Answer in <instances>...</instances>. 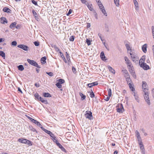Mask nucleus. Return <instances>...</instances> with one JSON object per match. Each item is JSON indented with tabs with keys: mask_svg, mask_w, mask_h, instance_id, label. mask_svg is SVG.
I'll use <instances>...</instances> for the list:
<instances>
[{
	"mask_svg": "<svg viewBox=\"0 0 154 154\" xmlns=\"http://www.w3.org/2000/svg\"><path fill=\"white\" fill-rule=\"evenodd\" d=\"M41 128L45 132L50 135V137H51L52 138L51 139L54 142H55V140H57L56 137L54 136V135L51 132L46 130L43 127H41Z\"/></svg>",
	"mask_w": 154,
	"mask_h": 154,
	"instance_id": "obj_1",
	"label": "nucleus"
},
{
	"mask_svg": "<svg viewBox=\"0 0 154 154\" xmlns=\"http://www.w3.org/2000/svg\"><path fill=\"white\" fill-rule=\"evenodd\" d=\"M131 52L132 51H130V53L131 59L134 62L136 63L139 60L138 57L134 53H131Z\"/></svg>",
	"mask_w": 154,
	"mask_h": 154,
	"instance_id": "obj_2",
	"label": "nucleus"
},
{
	"mask_svg": "<svg viewBox=\"0 0 154 154\" xmlns=\"http://www.w3.org/2000/svg\"><path fill=\"white\" fill-rule=\"evenodd\" d=\"M27 61L31 65L37 67L38 68H40V66L38 65V63L33 60H31L29 59H27Z\"/></svg>",
	"mask_w": 154,
	"mask_h": 154,
	"instance_id": "obj_3",
	"label": "nucleus"
},
{
	"mask_svg": "<svg viewBox=\"0 0 154 154\" xmlns=\"http://www.w3.org/2000/svg\"><path fill=\"white\" fill-rule=\"evenodd\" d=\"M140 66L144 70H147L149 68V66L144 62L141 61V63L140 64Z\"/></svg>",
	"mask_w": 154,
	"mask_h": 154,
	"instance_id": "obj_4",
	"label": "nucleus"
},
{
	"mask_svg": "<svg viewBox=\"0 0 154 154\" xmlns=\"http://www.w3.org/2000/svg\"><path fill=\"white\" fill-rule=\"evenodd\" d=\"M85 114V116L87 118L91 120L92 118V113L90 111H87Z\"/></svg>",
	"mask_w": 154,
	"mask_h": 154,
	"instance_id": "obj_5",
	"label": "nucleus"
},
{
	"mask_svg": "<svg viewBox=\"0 0 154 154\" xmlns=\"http://www.w3.org/2000/svg\"><path fill=\"white\" fill-rule=\"evenodd\" d=\"M54 142L56 143L57 146H58L60 149L62 151L64 152H66L65 149L62 146V145H61V144L58 142L57 140H55V142Z\"/></svg>",
	"mask_w": 154,
	"mask_h": 154,
	"instance_id": "obj_6",
	"label": "nucleus"
},
{
	"mask_svg": "<svg viewBox=\"0 0 154 154\" xmlns=\"http://www.w3.org/2000/svg\"><path fill=\"white\" fill-rule=\"evenodd\" d=\"M142 87L143 90V91H148V85L146 82L145 81L142 82Z\"/></svg>",
	"mask_w": 154,
	"mask_h": 154,
	"instance_id": "obj_7",
	"label": "nucleus"
},
{
	"mask_svg": "<svg viewBox=\"0 0 154 154\" xmlns=\"http://www.w3.org/2000/svg\"><path fill=\"white\" fill-rule=\"evenodd\" d=\"M17 47L25 51H28L29 49V47L23 44L19 45L17 46Z\"/></svg>",
	"mask_w": 154,
	"mask_h": 154,
	"instance_id": "obj_8",
	"label": "nucleus"
},
{
	"mask_svg": "<svg viewBox=\"0 0 154 154\" xmlns=\"http://www.w3.org/2000/svg\"><path fill=\"white\" fill-rule=\"evenodd\" d=\"M99 6L100 8L101 11L104 14V15L106 16H107V14L106 13V11L104 7L103 6L102 4L100 5H99Z\"/></svg>",
	"mask_w": 154,
	"mask_h": 154,
	"instance_id": "obj_9",
	"label": "nucleus"
},
{
	"mask_svg": "<svg viewBox=\"0 0 154 154\" xmlns=\"http://www.w3.org/2000/svg\"><path fill=\"white\" fill-rule=\"evenodd\" d=\"M117 112L119 113H122L124 111L123 107L122 104H121L118 108H117Z\"/></svg>",
	"mask_w": 154,
	"mask_h": 154,
	"instance_id": "obj_10",
	"label": "nucleus"
},
{
	"mask_svg": "<svg viewBox=\"0 0 154 154\" xmlns=\"http://www.w3.org/2000/svg\"><path fill=\"white\" fill-rule=\"evenodd\" d=\"M125 60L126 61V63L127 64L128 67L131 66H132L130 60L128 59L127 57L125 56L124 57Z\"/></svg>",
	"mask_w": 154,
	"mask_h": 154,
	"instance_id": "obj_11",
	"label": "nucleus"
},
{
	"mask_svg": "<svg viewBox=\"0 0 154 154\" xmlns=\"http://www.w3.org/2000/svg\"><path fill=\"white\" fill-rule=\"evenodd\" d=\"M100 57L101 59L103 61H106V57L105 56L103 51H102L100 54Z\"/></svg>",
	"mask_w": 154,
	"mask_h": 154,
	"instance_id": "obj_12",
	"label": "nucleus"
},
{
	"mask_svg": "<svg viewBox=\"0 0 154 154\" xmlns=\"http://www.w3.org/2000/svg\"><path fill=\"white\" fill-rule=\"evenodd\" d=\"M32 122L33 123H35V124L36 125H38V126H39V127H40L41 128V127H42V125H41V124L39 122L37 121H36L34 119L33 120H32Z\"/></svg>",
	"mask_w": 154,
	"mask_h": 154,
	"instance_id": "obj_13",
	"label": "nucleus"
},
{
	"mask_svg": "<svg viewBox=\"0 0 154 154\" xmlns=\"http://www.w3.org/2000/svg\"><path fill=\"white\" fill-rule=\"evenodd\" d=\"M98 84V83L97 82H93L91 83H89L88 84V86L89 88H91L93 86L97 85Z\"/></svg>",
	"mask_w": 154,
	"mask_h": 154,
	"instance_id": "obj_14",
	"label": "nucleus"
},
{
	"mask_svg": "<svg viewBox=\"0 0 154 154\" xmlns=\"http://www.w3.org/2000/svg\"><path fill=\"white\" fill-rule=\"evenodd\" d=\"M147 47V44H145L143 45L142 47V49L144 53H146L147 51L146 48Z\"/></svg>",
	"mask_w": 154,
	"mask_h": 154,
	"instance_id": "obj_15",
	"label": "nucleus"
},
{
	"mask_svg": "<svg viewBox=\"0 0 154 154\" xmlns=\"http://www.w3.org/2000/svg\"><path fill=\"white\" fill-rule=\"evenodd\" d=\"M143 92L144 93V99H145L146 98H149V92L148 91H145H145H143Z\"/></svg>",
	"mask_w": 154,
	"mask_h": 154,
	"instance_id": "obj_16",
	"label": "nucleus"
},
{
	"mask_svg": "<svg viewBox=\"0 0 154 154\" xmlns=\"http://www.w3.org/2000/svg\"><path fill=\"white\" fill-rule=\"evenodd\" d=\"M135 135L137 137V140L141 139V138L140 136V133L137 130L135 132Z\"/></svg>",
	"mask_w": 154,
	"mask_h": 154,
	"instance_id": "obj_17",
	"label": "nucleus"
},
{
	"mask_svg": "<svg viewBox=\"0 0 154 154\" xmlns=\"http://www.w3.org/2000/svg\"><path fill=\"white\" fill-rule=\"evenodd\" d=\"M3 11L4 12L8 13H11V10L8 8L5 7H4L3 9Z\"/></svg>",
	"mask_w": 154,
	"mask_h": 154,
	"instance_id": "obj_18",
	"label": "nucleus"
},
{
	"mask_svg": "<svg viewBox=\"0 0 154 154\" xmlns=\"http://www.w3.org/2000/svg\"><path fill=\"white\" fill-rule=\"evenodd\" d=\"M39 99L38 100L44 103L45 104H47L48 103V101L47 100L41 97H39Z\"/></svg>",
	"mask_w": 154,
	"mask_h": 154,
	"instance_id": "obj_19",
	"label": "nucleus"
},
{
	"mask_svg": "<svg viewBox=\"0 0 154 154\" xmlns=\"http://www.w3.org/2000/svg\"><path fill=\"white\" fill-rule=\"evenodd\" d=\"M107 68L109 69V71H110L111 72L113 73V74H115V70L111 66H107Z\"/></svg>",
	"mask_w": 154,
	"mask_h": 154,
	"instance_id": "obj_20",
	"label": "nucleus"
},
{
	"mask_svg": "<svg viewBox=\"0 0 154 154\" xmlns=\"http://www.w3.org/2000/svg\"><path fill=\"white\" fill-rule=\"evenodd\" d=\"M46 57H44L41 58V61L42 64H44L46 63Z\"/></svg>",
	"mask_w": 154,
	"mask_h": 154,
	"instance_id": "obj_21",
	"label": "nucleus"
},
{
	"mask_svg": "<svg viewBox=\"0 0 154 154\" xmlns=\"http://www.w3.org/2000/svg\"><path fill=\"white\" fill-rule=\"evenodd\" d=\"M128 85H129V87L130 90L132 91H134L135 90V89L134 88L133 86V84L129 83Z\"/></svg>",
	"mask_w": 154,
	"mask_h": 154,
	"instance_id": "obj_22",
	"label": "nucleus"
},
{
	"mask_svg": "<svg viewBox=\"0 0 154 154\" xmlns=\"http://www.w3.org/2000/svg\"><path fill=\"white\" fill-rule=\"evenodd\" d=\"M43 96L44 97H51V95L48 93H43Z\"/></svg>",
	"mask_w": 154,
	"mask_h": 154,
	"instance_id": "obj_23",
	"label": "nucleus"
},
{
	"mask_svg": "<svg viewBox=\"0 0 154 154\" xmlns=\"http://www.w3.org/2000/svg\"><path fill=\"white\" fill-rule=\"evenodd\" d=\"M8 21L6 19L5 17H2L1 18V23L3 24L7 23Z\"/></svg>",
	"mask_w": 154,
	"mask_h": 154,
	"instance_id": "obj_24",
	"label": "nucleus"
},
{
	"mask_svg": "<svg viewBox=\"0 0 154 154\" xmlns=\"http://www.w3.org/2000/svg\"><path fill=\"white\" fill-rule=\"evenodd\" d=\"M138 144L139 145L140 147V146H144L142 142V139L137 140Z\"/></svg>",
	"mask_w": 154,
	"mask_h": 154,
	"instance_id": "obj_25",
	"label": "nucleus"
},
{
	"mask_svg": "<svg viewBox=\"0 0 154 154\" xmlns=\"http://www.w3.org/2000/svg\"><path fill=\"white\" fill-rule=\"evenodd\" d=\"M140 149L141 153L142 154H145V149H144V146H140Z\"/></svg>",
	"mask_w": 154,
	"mask_h": 154,
	"instance_id": "obj_26",
	"label": "nucleus"
},
{
	"mask_svg": "<svg viewBox=\"0 0 154 154\" xmlns=\"http://www.w3.org/2000/svg\"><path fill=\"white\" fill-rule=\"evenodd\" d=\"M17 24V23L16 22H14L12 23L10 26V28L11 29H13L14 28Z\"/></svg>",
	"mask_w": 154,
	"mask_h": 154,
	"instance_id": "obj_27",
	"label": "nucleus"
},
{
	"mask_svg": "<svg viewBox=\"0 0 154 154\" xmlns=\"http://www.w3.org/2000/svg\"><path fill=\"white\" fill-rule=\"evenodd\" d=\"M129 69V71L131 73L133 72H134V68L133 66H131L128 67Z\"/></svg>",
	"mask_w": 154,
	"mask_h": 154,
	"instance_id": "obj_28",
	"label": "nucleus"
},
{
	"mask_svg": "<svg viewBox=\"0 0 154 154\" xmlns=\"http://www.w3.org/2000/svg\"><path fill=\"white\" fill-rule=\"evenodd\" d=\"M145 56H143L141 58V59L139 60V64H140L141 63V61L144 62V61L145 60Z\"/></svg>",
	"mask_w": 154,
	"mask_h": 154,
	"instance_id": "obj_29",
	"label": "nucleus"
},
{
	"mask_svg": "<svg viewBox=\"0 0 154 154\" xmlns=\"http://www.w3.org/2000/svg\"><path fill=\"white\" fill-rule=\"evenodd\" d=\"M26 139H23L22 138H19L18 139V140L19 142L22 143H25Z\"/></svg>",
	"mask_w": 154,
	"mask_h": 154,
	"instance_id": "obj_30",
	"label": "nucleus"
},
{
	"mask_svg": "<svg viewBox=\"0 0 154 154\" xmlns=\"http://www.w3.org/2000/svg\"><path fill=\"white\" fill-rule=\"evenodd\" d=\"M133 93L134 94V97L135 100L138 102H139V100L138 99V95L135 93V92H133Z\"/></svg>",
	"mask_w": 154,
	"mask_h": 154,
	"instance_id": "obj_31",
	"label": "nucleus"
},
{
	"mask_svg": "<svg viewBox=\"0 0 154 154\" xmlns=\"http://www.w3.org/2000/svg\"><path fill=\"white\" fill-rule=\"evenodd\" d=\"M51 45L52 47L54 48L56 51L59 52L60 51L56 45Z\"/></svg>",
	"mask_w": 154,
	"mask_h": 154,
	"instance_id": "obj_32",
	"label": "nucleus"
},
{
	"mask_svg": "<svg viewBox=\"0 0 154 154\" xmlns=\"http://www.w3.org/2000/svg\"><path fill=\"white\" fill-rule=\"evenodd\" d=\"M0 56H1L4 59L5 58V53L2 51H0Z\"/></svg>",
	"mask_w": 154,
	"mask_h": 154,
	"instance_id": "obj_33",
	"label": "nucleus"
},
{
	"mask_svg": "<svg viewBox=\"0 0 154 154\" xmlns=\"http://www.w3.org/2000/svg\"><path fill=\"white\" fill-rule=\"evenodd\" d=\"M79 95L81 97V99L82 100H84L85 99L86 96L85 95L83 94L82 93H80Z\"/></svg>",
	"mask_w": 154,
	"mask_h": 154,
	"instance_id": "obj_34",
	"label": "nucleus"
},
{
	"mask_svg": "<svg viewBox=\"0 0 154 154\" xmlns=\"http://www.w3.org/2000/svg\"><path fill=\"white\" fill-rule=\"evenodd\" d=\"M17 67L18 69L21 71H23L24 69L23 65H19Z\"/></svg>",
	"mask_w": 154,
	"mask_h": 154,
	"instance_id": "obj_35",
	"label": "nucleus"
},
{
	"mask_svg": "<svg viewBox=\"0 0 154 154\" xmlns=\"http://www.w3.org/2000/svg\"><path fill=\"white\" fill-rule=\"evenodd\" d=\"M87 5L88 7L89 8V9L91 11H92L93 10V8L92 7V5H89L88 4V3H87V4L86 5Z\"/></svg>",
	"mask_w": 154,
	"mask_h": 154,
	"instance_id": "obj_36",
	"label": "nucleus"
},
{
	"mask_svg": "<svg viewBox=\"0 0 154 154\" xmlns=\"http://www.w3.org/2000/svg\"><path fill=\"white\" fill-rule=\"evenodd\" d=\"M135 6V9L136 11H138L139 10L138 4L137 2L134 3Z\"/></svg>",
	"mask_w": 154,
	"mask_h": 154,
	"instance_id": "obj_37",
	"label": "nucleus"
},
{
	"mask_svg": "<svg viewBox=\"0 0 154 154\" xmlns=\"http://www.w3.org/2000/svg\"><path fill=\"white\" fill-rule=\"evenodd\" d=\"M34 96L35 98V99H37L38 100H39V97H40L39 95V94H38V93H35V94Z\"/></svg>",
	"mask_w": 154,
	"mask_h": 154,
	"instance_id": "obj_38",
	"label": "nucleus"
},
{
	"mask_svg": "<svg viewBox=\"0 0 154 154\" xmlns=\"http://www.w3.org/2000/svg\"><path fill=\"white\" fill-rule=\"evenodd\" d=\"M25 143L29 145H32V142L26 139V140Z\"/></svg>",
	"mask_w": 154,
	"mask_h": 154,
	"instance_id": "obj_39",
	"label": "nucleus"
},
{
	"mask_svg": "<svg viewBox=\"0 0 154 154\" xmlns=\"http://www.w3.org/2000/svg\"><path fill=\"white\" fill-rule=\"evenodd\" d=\"M145 100L147 104L149 105L150 106L151 104V103L150 102V100L149 99V98H148L147 99H145Z\"/></svg>",
	"mask_w": 154,
	"mask_h": 154,
	"instance_id": "obj_40",
	"label": "nucleus"
},
{
	"mask_svg": "<svg viewBox=\"0 0 154 154\" xmlns=\"http://www.w3.org/2000/svg\"><path fill=\"white\" fill-rule=\"evenodd\" d=\"M29 130L33 131L35 132L36 131L35 129L32 126H29Z\"/></svg>",
	"mask_w": 154,
	"mask_h": 154,
	"instance_id": "obj_41",
	"label": "nucleus"
},
{
	"mask_svg": "<svg viewBox=\"0 0 154 154\" xmlns=\"http://www.w3.org/2000/svg\"><path fill=\"white\" fill-rule=\"evenodd\" d=\"M115 4L118 7L119 6V0H114Z\"/></svg>",
	"mask_w": 154,
	"mask_h": 154,
	"instance_id": "obj_42",
	"label": "nucleus"
},
{
	"mask_svg": "<svg viewBox=\"0 0 154 154\" xmlns=\"http://www.w3.org/2000/svg\"><path fill=\"white\" fill-rule=\"evenodd\" d=\"M66 57L67 60L69 62L70 60V57L69 56V54L67 52H66Z\"/></svg>",
	"mask_w": 154,
	"mask_h": 154,
	"instance_id": "obj_43",
	"label": "nucleus"
},
{
	"mask_svg": "<svg viewBox=\"0 0 154 154\" xmlns=\"http://www.w3.org/2000/svg\"><path fill=\"white\" fill-rule=\"evenodd\" d=\"M125 46L128 51L130 50L131 52L132 51L131 49L130 48V47L128 44H126Z\"/></svg>",
	"mask_w": 154,
	"mask_h": 154,
	"instance_id": "obj_44",
	"label": "nucleus"
},
{
	"mask_svg": "<svg viewBox=\"0 0 154 154\" xmlns=\"http://www.w3.org/2000/svg\"><path fill=\"white\" fill-rule=\"evenodd\" d=\"M126 81L127 82V84L129 85V83H131V79H130V77L129 78H127L126 79Z\"/></svg>",
	"mask_w": 154,
	"mask_h": 154,
	"instance_id": "obj_45",
	"label": "nucleus"
},
{
	"mask_svg": "<svg viewBox=\"0 0 154 154\" xmlns=\"http://www.w3.org/2000/svg\"><path fill=\"white\" fill-rule=\"evenodd\" d=\"M56 86L59 88H60L62 87V85L61 84L58 82L56 84Z\"/></svg>",
	"mask_w": 154,
	"mask_h": 154,
	"instance_id": "obj_46",
	"label": "nucleus"
},
{
	"mask_svg": "<svg viewBox=\"0 0 154 154\" xmlns=\"http://www.w3.org/2000/svg\"><path fill=\"white\" fill-rule=\"evenodd\" d=\"M65 82V80L63 79H60L58 80V82L61 84L64 83Z\"/></svg>",
	"mask_w": 154,
	"mask_h": 154,
	"instance_id": "obj_47",
	"label": "nucleus"
},
{
	"mask_svg": "<svg viewBox=\"0 0 154 154\" xmlns=\"http://www.w3.org/2000/svg\"><path fill=\"white\" fill-rule=\"evenodd\" d=\"M86 42L88 46L90 45L91 44V41L88 38L86 39Z\"/></svg>",
	"mask_w": 154,
	"mask_h": 154,
	"instance_id": "obj_48",
	"label": "nucleus"
},
{
	"mask_svg": "<svg viewBox=\"0 0 154 154\" xmlns=\"http://www.w3.org/2000/svg\"><path fill=\"white\" fill-rule=\"evenodd\" d=\"M32 13H33V16L35 17H37V14L36 12L34 10H33L32 11Z\"/></svg>",
	"mask_w": 154,
	"mask_h": 154,
	"instance_id": "obj_49",
	"label": "nucleus"
},
{
	"mask_svg": "<svg viewBox=\"0 0 154 154\" xmlns=\"http://www.w3.org/2000/svg\"><path fill=\"white\" fill-rule=\"evenodd\" d=\"M61 57L63 58V60L64 61V62L66 63H67V61L66 59V58L64 56L63 54H62V55H61Z\"/></svg>",
	"mask_w": 154,
	"mask_h": 154,
	"instance_id": "obj_50",
	"label": "nucleus"
},
{
	"mask_svg": "<svg viewBox=\"0 0 154 154\" xmlns=\"http://www.w3.org/2000/svg\"><path fill=\"white\" fill-rule=\"evenodd\" d=\"M74 40V36H70L69 38V40L70 41H73Z\"/></svg>",
	"mask_w": 154,
	"mask_h": 154,
	"instance_id": "obj_51",
	"label": "nucleus"
},
{
	"mask_svg": "<svg viewBox=\"0 0 154 154\" xmlns=\"http://www.w3.org/2000/svg\"><path fill=\"white\" fill-rule=\"evenodd\" d=\"M72 70L74 74H75L76 73V69L74 66L72 67Z\"/></svg>",
	"mask_w": 154,
	"mask_h": 154,
	"instance_id": "obj_52",
	"label": "nucleus"
},
{
	"mask_svg": "<svg viewBox=\"0 0 154 154\" xmlns=\"http://www.w3.org/2000/svg\"><path fill=\"white\" fill-rule=\"evenodd\" d=\"M32 3L35 5H38L37 2L36 1H35L34 0H32L31 1Z\"/></svg>",
	"mask_w": 154,
	"mask_h": 154,
	"instance_id": "obj_53",
	"label": "nucleus"
},
{
	"mask_svg": "<svg viewBox=\"0 0 154 154\" xmlns=\"http://www.w3.org/2000/svg\"><path fill=\"white\" fill-rule=\"evenodd\" d=\"M131 74L132 75L133 77V78L134 79H136V75L135 74V72H133L132 73H131Z\"/></svg>",
	"mask_w": 154,
	"mask_h": 154,
	"instance_id": "obj_54",
	"label": "nucleus"
},
{
	"mask_svg": "<svg viewBox=\"0 0 154 154\" xmlns=\"http://www.w3.org/2000/svg\"><path fill=\"white\" fill-rule=\"evenodd\" d=\"M90 97H91V98H93L94 97L95 95H94V93L93 92V91H92L90 93Z\"/></svg>",
	"mask_w": 154,
	"mask_h": 154,
	"instance_id": "obj_55",
	"label": "nucleus"
},
{
	"mask_svg": "<svg viewBox=\"0 0 154 154\" xmlns=\"http://www.w3.org/2000/svg\"><path fill=\"white\" fill-rule=\"evenodd\" d=\"M12 45L13 46H16L17 45V42L16 41H13L11 43Z\"/></svg>",
	"mask_w": 154,
	"mask_h": 154,
	"instance_id": "obj_56",
	"label": "nucleus"
},
{
	"mask_svg": "<svg viewBox=\"0 0 154 154\" xmlns=\"http://www.w3.org/2000/svg\"><path fill=\"white\" fill-rule=\"evenodd\" d=\"M34 44L36 46H38L39 45V42L38 41H35L34 42Z\"/></svg>",
	"mask_w": 154,
	"mask_h": 154,
	"instance_id": "obj_57",
	"label": "nucleus"
},
{
	"mask_svg": "<svg viewBox=\"0 0 154 154\" xmlns=\"http://www.w3.org/2000/svg\"><path fill=\"white\" fill-rule=\"evenodd\" d=\"M125 78L126 79L127 78H129L130 77V76L129 74L128 73H126L125 75Z\"/></svg>",
	"mask_w": 154,
	"mask_h": 154,
	"instance_id": "obj_58",
	"label": "nucleus"
},
{
	"mask_svg": "<svg viewBox=\"0 0 154 154\" xmlns=\"http://www.w3.org/2000/svg\"><path fill=\"white\" fill-rule=\"evenodd\" d=\"M46 73L50 76H52L53 75V74L52 72H46Z\"/></svg>",
	"mask_w": 154,
	"mask_h": 154,
	"instance_id": "obj_59",
	"label": "nucleus"
},
{
	"mask_svg": "<svg viewBox=\"0 0 154 154\" xmlns=\"http://www.w3.org/2000/svg\"><path fill=\"white\" fill-rule=\"evenodd\" d=\"M105 27L107 32H108L109 31V27L108 25L107 24H105Z\"/></svg>",
	"mask_w": 154,
	"mask_h": 154,
	"instance_id": "obj_60",
	"label": "nucleus"
},
{
	"mask_svg": "<svg viewBox=\"0 0 154 154\" xmlns=\"http://www.w3.org/2000/svg\"><path fill=\"white\" fill-rule=\"evenodd\" d=\"M72 10L71 9H69V11L68 12V13L66 15L67 16L69 15L72 13Z\"/></svg>",
	"mask_w": 154,
	"mask_h": 154,
	"instance_id": "obj_61",
	"label": "nucleus"
},
{
	"mask_svg": "<svg viewBox=\"0 0 154 154\" xmlns=\"http://www.w3.org/2000/svg\"><path fill=\"white\" fill-rule=\"evenodd\" d=\"M108 94L109 97L111 96V90L110 89H109L108 90Z\"/></svg>",
	"mask_w": 154,
	"mask_h": 154,
	"instance_id": "obj_62",
	"label": "nucleus"
},
{
	"mask_svg": "<svg viewBox=\"0 0 154 154\" xmlns=\"http://www.w3.org/2000/svg\"><path fill=\"white\" fill-rule=\"evenodd\" d=\"M96 2H97L98 6H99V5H100L102 4L101 3V2L100 1V0H96Z\"/></svg>",
	"mask_w": 154,
	"mask_h": 154,
	"instance_id": "obj_63",
	"label": "nucleus"
},
{
	"mask_svg": "<svg viewBox=\"0 0 154 154\" xmlns=\"http://www.w3.org/2000/svg\"><path fill=\"white\" fill-rule=\"evenodd\" d=\"M83 4H85L86 5H87V3H86L87 1L86 0H81Z\"/></svg>",
	"mask_w": 154,
	"mask_h": 154,
	"instance_id": "obj_64",
	"label": "nucleus"
}]
</instances>
